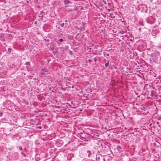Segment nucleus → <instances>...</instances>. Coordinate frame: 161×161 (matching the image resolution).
Wrapping results in <instances>:
<instances>
[{
  "mask_svg": "<svg viewBox=\"0 0 161 161\" xmlns=\"http://www.w3.org/2000/svg\"><path fill=\"white\" fill-rule=\"evenodd\" d=\"M160 56V53L158 51H156L153 54V57L154 58H157Z\"/></svg>",
  "mask_w": 161,
  "mask_h": 161,
  "instance_id": "f257e3e1",
  "label": "nucleus"
},
{
  "mask_svg": "<svg viewBox=\"0 0 161 161\" xmlns=\"http://www.w3.org/2000/svg\"><path fill=\"white\" fill-rule=\"evenodd\" d=\"M154 94V91L153 90L151 91L150 93V96H151L152 97H153V96Z\"/></svg>",
  "mask_w": 161,
  "mask_h": 161,
  "instance_id": "f03ea898",
  "label": "nucleus"
},
{
  "mask_svg": "<svg viewBox=\"0 0 161 161\" xmlns=\"http://www.w3.org/2000/svg\"><path fill=\"white\" fill-rule=\"evenodd\" d=\"M64 2L65 4L67 5L68 4V3H69V0H64Z\"/></svg>",
  "mask_w": 161,
  "mask_h": 161,
  "instance_id": "7ed1b4c3",
  "label": "nucleus"
},
{
  "mask_svg": "<svg viewBox=\"0 0 161 161\" xmlns=\"http://www.w3.org/2000/svg\"><path fill=\"white\" fill-rule=\"evenodd\" d=\"M73 10V9H72L71 8H68L66 9V11H68V12H69L72 11Z\"/></svg>",
  "mask_w": 161,
  "mask_h": 161,
  "instance_id": "20e7f679",
  "label": "nucleus"
},
{
  "mask_svg": "<svg viewBox=\"0 0 161 161\" xmlns=\"http://www.w3.org/2000/svg\"><path fill=\"white\" fill-rule=\"evenodd\" d=\"M109 64L108 61L107 63L105 64V67L107 68V67H108Z\"/></svg>",
  "mask_w": 161,
  "mask_h": 161,
  "instance_id": "39448f33",
  "label": "nucleus"
},
{
  "mask_svg": "<svg viewBox=\"0 0 161 161\" xmlns=\"http://www.w3.org/2000/svg\"><path fill=\"white\" fill-rule=\"evenodd\" d=\"M25 65H27V66H30L31 64H30V63L29 62H27L26 63H25Z\"/></svg>",
  "mask_w": 161,
  "mask_h": 161,
  "instance_id": "423d86ee",
  "label": "nucleus"
},
{
  "mask_svg": "<svg viewBox=\"0 0 161 161\" xmlns=\"http://www.w3.org/2000/svg\"><path fill=\"white\" fill-rule=\"evenodd\" d=\"M40 74H41V75H45V74L43 72H41L40 73Z\"/></svg>",
  "mask_w": 161,
  "mask_h": 161,
  "instance_id": "0eeeda50",
  "label": "nucleus"
},
{
  "mask_svg": "<svg viewBox=\"0 0 161 161\" xmlns=\"http://www.w3.org/2000/svg\"><path fill=\"white\" fill-rule=\"evenodd\" d=\"M141 108V109H142V110H145V109H146V108H145V107H142Z\"/></svg>",
  "mask_w": 161,
  "mask_h": 161,
  "instance_id": "6e6552de",
  "label": "nucleus"
},
{
  "mask_svg": "<svg viewBox=\"0 0 161 161\" xmlns=\"http://www.w3.org/2000/svg\"><path fill=\"white\" fill-rule=\"evenodd\" d=\"M64 23H63L61 25V26L62 27H63L64 26Z\"/></svg>",
  "mask_w": 161,
  "mask_h": 161,
  "instance_id": "1a4fd4ad",
  "label": "nucleus"
},
{
  "mask_svg": "<svg viewBox=\"0 0 161 161\" xmlns=\"http://www.w3.org/2000/svg\"><path fill=\"white\" fill-rule=\"evenodd\" d=\"M45 69H41V72H44Z\"/></svg>",
  "mask_w": 161,
  "mask_h": 161,
  "instance_id": "9d476101",
  "label": "nucleus"
},
{
  "mask_svg": "<svg viewBox=\"0 0 161 161\" xmlns=\"http://www.w3.org/2000/svg\"><path fill=\"white\" fill-rule=\"evenodd\" d=\"M59 41L62 42L63 41V40L62 38H61L59 40Z\"/></svg>",
  "mask_w": 161,
  "mask_h": 161,
  "instance_id": "9b49d317",
  "label": "nucleus"
},
{
  "mask_svg": "<svg viewBox=\"0 0 161 161\" xmlns=\"http://www.w3.org/2000/svg\"><path fill=\"white\" fill-rule=\"evenodd\" d=\"M19 148L20 150H22V147L21 146H19Z\"/></svg>",
  "mask_w": 161,
  "mask_h": 161,
  "instance_id": "f8f14e48",
  "label": "nucleus"
},
{
  "mask_svg": "<svg viewBox=\"0 0 161 161\" xmlns=\"http://www.w3.org/2000/svg\"><path fill=\"white\" fill-rule=\"evenodd\" d=\"M48 71V70L47 69H45L44 72H47Z\"/></svg>",
  "mask_w": 161,
  "mask_h": 161,
  "instance_id": "ddd939ff",
  "label": "nucleus"
},
{
  "mask_svg": "<svg viewBox=\"0 0 161 161\" xmlns=\"http://www.w3.org/2000/svg\"><path fill=\"white\" fill-rule=\"evenodd\" d=\"M65 28L66 27V25H68V24L66 23H65Z\"/></svg>",
  "mask_w": 161,
  "mask_h": 161,
  "instance_id": "4468645a",
  "label": "nucleus"
},
{
  "mask_svg": "<svg viewBox=\"0 0 161 161\" xmlns=\"http://www.w3.org/2000/svg\"><path fill=\"white\" fill-rule=\"evenodd\" d=\"M38 128L39 129H42V127L41 126H40L39 127H38Z\"/></svg>",
  "mask_w": 161,
  "mask_h": 161,
  "instance_id": "2eb2a0df",
  "label": "nucleus"
},
{
  "mask_svg": "<svg viewBox=\"0 0 161 161\" xmlns=\"http://www.w3.org/2000/svg\"><path fill=\"white\" fill-rule=\"evenodd\" d=\"M94 61H96V58H94Z\"/></svg>",
  "mask_w": 161,
  "mask_h": 161,
  "instance_id": "dca6fc26",
  "label": "nucleus"
},
{
  "mask_svg": "<svg viewBox=\"0 0 161 161\" xmlns=\"http://www.w3.org/2000/svg\"><path fill=\"white\" fill-rule=\"evenodd\" d=\"M2 113H1V114H0V116H2Z\"/></svg>",
  "mask_w": 161,
  "mask_h": 161,
  "instance_id": "f3484780",
  "label": "nucleus"
},
{
  "mask_svg": "<svg viewBox=\"0 0 161 161\" xmlns=\"http://www.w3.org/2000/svg\"><path fill=\"white\" fill-rule=\"evenodd\" d=\"M8 49L9 50H10V49H11V48H8Z\"/></svg>",
  "mask_w": 161,
  "mask_h": 161,
  "instance_id": "a211bd4d",
  "label": "nucleus"
},
{
  "mask_svg": "<svg viewBox=\"0 0 161 161\" xmlns=\"http://www.w3.org/2000/svg\"><path fill=\"white\" fill-rule=\"evenodd\" d=\"M8 49L9 50H10V49H11V48H8Z\"/></svg>",
  "mask_w": 161,
  "mask_h": 161,
  "instance_id": "6ab92c4d",
  "label": "nucleus"
},
{
  "mask_svg": "<svg viewBox=\"0 0 161 161\" xmlns=\"http://www.w3.org/2000/svg\"><path fill=\"white\" fill-rule=\"evenodd\" d=\"M107 56H108L109 55V54H107Z\"/></svg>",
  "mask_w": 161,
  "mask_h": 161,
  "instance_id": "aec40b11",
  "label": "nucleus"
},
{
  "mask_svg": "<svg viewBox=\"0 0 161 161\" xmlns=\"http://www.w3.org/2000/svg\"><path fill=\"white\" fill-rule=\"evenodd\" d=\"M67 20H65V22H67Z\"/></svg>",
  "mask_w": 161,
  "mask_h": 161,
  "instance_id": "412c9836",
  "label": "nucleus"
},
{
  "mask_svg": "<svg viewBox=\"0 0 161 161\" xmlns=\"http://www.w3.org/2000/svg\"><path fill=\"white\" fill-rule=\"evenodd\" d=\"M68 80H69V81H70V79H68Z\"/></svg>",
  "mask_w": 161,
  "mask_h": 161,
  "instance_id": "4be33fe9",
  "label": "nucleus"
}]
</instances>
